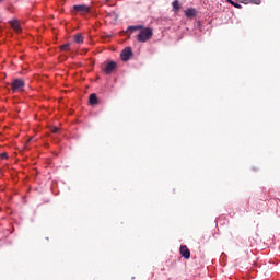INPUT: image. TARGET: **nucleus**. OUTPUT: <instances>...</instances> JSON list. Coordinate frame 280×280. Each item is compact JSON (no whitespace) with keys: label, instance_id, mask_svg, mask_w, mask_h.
<instances>
[{"label":"nucleus","instance_id":"nucleus-4","mask_svg":"<svg viewBox=\"0 0 280 280\" xmlns=\"http://www.w3.org/2000/svg\"><path fill=\"white\" fill-rule=\"evenodd\" d=\"M72 12H78L79 14H89L91 12V8L86 4H75L73 5Z\"/></svg>","mask_w":280,"mask_h":280},{"label":"nucleus","instance_id":"nucleus-8","mask_svg":"<svg viewBox=\"0 0 280 280\" xmlns=\"http://www.w3.org/2000/svg\"><path fill=\"white\" fill-rule=\"evenodd\" d=\"M117 69V62L115 61H109L105 66V71H115Z\"/></svg>","mask_w":280,"mask_h":280},{"label":"nucleus","instance_id":"nucleus-19","mask_svg":"<svg viewBox=\"0 0 280 280\" xmlns=\"http://www.w3.org/2000/svg\"><path fill=\"white\" fill-rule=\"evenodd\" d=\"M110 0H105L106 3H108Z\"/></svg>","mask_w":280,"mask_h":280},{"label":"nucleus","instance_id":"nucleus-5","mask_svg":"<svg viewBox=\"0 0 280 280\" xmlns=\"http://www.w3.org/2000/svg\"><path fill=\"white\" fill-rule=\"evenodd\" d=\"M179 254L182 255V257H184V259H189L191 257V252L189 250V248H187V245L180 246Z\"/></svg>","mask_w":280,"mask_h":280},{"label":"nucleus","instance_id":"nucleus-18","mask_svg":"<svg viewBox=\"0 0 280 280\" xmlns=\"http://www.w3.org/2000/svg\"><path fill=\"white\" fill-rule=\"evenodd\" d=\"M228 3H231V5H235V2H233V0H228Z\"/></svg>","mask_w":280,"mask_h":280},{"label":"nucleus","instance_id":"nucleus-6","mask_svg":"<svg viewBox=\"0 0 280 280\" xmlns=\"http://www.w3.org/2000/svg\"><path fill=\"white\" fill-rule=\"evenodd\" d=\"M10 25H11L12 30H14V32L20 34V32H21V24L19 23V20H11L10 21Z\"/></svg>","mask_w":280,"mask_h":280},{"label":"nucleus","instance_id":"nucleus-16","mask_svg":"<svg viewBox=\"0 0 280 280\" xmlns=\"http://www.w3.org/2000/svg\"><path fill=\"white\" fill-rule=\"evenodd\" d=\"M240 3H244L245 5H248V0H237Z\"/></svg>","mask_w":280,"mask_h":280},{"label":"nucleus","instance_id":"nucleus-17","mask_svg":"<svg viewBox=\"0 0 280 280\" xmlns=\"http://www.w3.org/2000/svg\"><path fill=\"white\" fill-rule=\"evenodd\" d=\"M233 7H234V8H237V9H241V8H242V4L234 2V5H233Z\"/></svg>","mask_w":280,"mask_h":280},{"label":"nucleus","instance_id":"nucleus-7","mask_svg":"<svg viewBox=\"0 0 280 280\" xmlns=\"http://www.w3.org/2000/svg\"><path fill=\"white\" fill-rule=\"evenodd\" d=\"M197 13L198 12L196 11V9L190 8L185 11V16L187 19H194V16H196Z\"/></svg>","mask_w":280,"mask_h":280},{"label":"nucleus","instance_id":"nucleus-11","mask_svg":"<svg viewBox=\"0 0 280 280\" xmlns=\"http://www.w3.org/2000/svg\"><path fill=\"white\" fill-rule=\"evenodd\" d=\"M172 5L175 12H178V10H180V2H178V0H174Z\"/></svg>","mask_w":280,"mask_h":280},{"label":"nucleus","instance_id":"nucleus-15","mask_svg":"<svg viewBox=\"0 0 280 280\" xmlns=\"http://www.w3.org/2000/svg\"><path fill=\"white\" fill-rule=\"evenodd\" d=\"M0 159H2V160L8 159V153H5V152H4V153H1V154H0Z\"/></svg>","mask_w":280,"mask_h":280},{"label":"nucleus","instance_id":"nucleus-1","mask_svg":"<svg viewBox=\"0 0 280 280\" xmlns=\"http://www.w3.org/2000/svg\"><path fill=\"white\" fill-rule=\"evenodd\" d=\"M137 30H141L137 35L138 43H148V40H150V38L153 36L152 28H143V25L129 26L127 34H132V32H137Z\"/></svg>","mask_w":280,"mask_h":280},{"label":"nucleus","instance_id":"nucleus-3","mask_svg":"<svg viewBox=\"0 0 280 280\" xmlns=\"http://www.w3.org/2000/svg\"><path fill=\"white\" fill-rule=\"evenodd\" d=\"M133 52H132V48L130 46L125 47L121 52H120V59L124 62H128V60H130V58H132Z\"/></svg>","mask_w":280,"mask_h":280},{"label":"nucleus","instance_id":"nucleus-9","mask_svg":"<svg viewBox=\"0 0 280 280\" xmlns=\"http://www.w3.org/2000/svg\"><path fill=\"white\" fill-rule=\"evenodd\" d=\"M73 40L77 43V45H82L84 43V36L82 34H75L73 35Z\"/></svg>","mask_w":280,"mask_h":280},{"label":"nucleus","instance_id":"nucleus-14","mask_svg":"<svg viewBox=\"0 0 280 280\" xmlns=\"http://www.w3.org/2000/svg\"><path fill=\"white\" fill-rule=\"evenodd\" d=\"M51 132H54L55 135H58L60 132V128L58 127H52L51 128Z\"/></svg>","mask_w":280,"mask_h":280},{"label":"nucleus","instance_id":"nucleus-2","mask_svg":"<svg viewBox=\"0 0 280 280\" xmlns=\"http://www.w3.org/2000/svg\"><path fill=\"white\" fill-rule=\"evenodd\" d=\"M11 89L13 93H21L25 89V81L23 79H13Z\"/></svg>","mask_w":280,"mask_h":280},{"label":"nucleus","instance_id":"nucleus-20","mask_svg":"<svg viewBox=\"0 0 280 280\" xmlns=\"http://www.w3.org/2000/svg\"><path fill=\"white\" fill-rule=\"evenodd\" d=\"M0 3H3V0H0Z\"/></svg>","mask_w":280,"mask_h":280},{"label":"nucleus","instance_id":"nucleus-10","mask_svg":"<svg viewBox=\"0 0 280 280\" xmlns=\"http://www.w3.org/2000/svg\"><path fill=\"white\" fill-rule=\"evenodd\" d=\"M89 102L92 106H95V104H97L98 100H97V94L93 93L90 95Z\"/></svg>","mask_w":280,"mask_h":280},{"label":"nucleus","instance_id":"nucleus-12","mask_svg":"<svg viewBox=\"0 0 280 280\" xmlns=\"http://www.w3.org/2000/svg\"><path fill=\"white\" fill-rule=\"evenodd\" d=\"M61 51H70L71 50V44H63L60 46Z\"/></svg>","mask_w":280,"mask_h":280},{"label":"nucleus","instance_id":"nucleus-13","mask_svg":"<svg viewBox=\"0 0 280 280\" xmlns=\"http://www.w3.org/2000/svg\"><path fill=\"white\" fill-rule=\"evenodd\" d=\"M248 3H254L255 5H260L261 0H248Z\"/></svg>","mask_w":280,"mask_h":280}]
</instances>
